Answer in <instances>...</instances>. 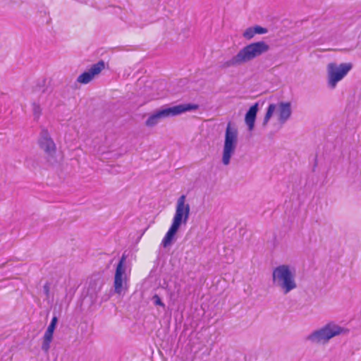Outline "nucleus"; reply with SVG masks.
<instances>
[{
	"mask_svg": "<svg viewBox=\"0 0 361 361\" xmlns=\"http://www.w3.org/2000/svg\"><path fill=\"white\" fill-rule=\"evenodd\" d=\"M50 286L51 283L48 281L43 286V293L45 295L47 300L50 297Z\"/></svg>",
	"mask_w": 361,
	"mask_h": 361,
	"instance_id": "22",
	"label": "nucleus"
},
{
	"mask_svg": "<svg viewBox=\"0 0 361 361\" xmlns=\"http://www.w3.org/2000/svg\"><path fill=\"white\" fill-rule=\"evenodd\" d=\"M348 332L349 329H345L334 323H329L322 328L313 331L307 336V339L315 343H325L336 336L342 334H346Z\"/></svg>",
	"mask_w": 361,
	"mask_h": 361,
	"instance_id": "4",
	"label": "nucleus"
},
{
	"mask_svg": "<svg viewBox=\"0 0 361 361\" xmlns=\"http://www.w3.org/2000/svg\"><path fill=\"white\" fill-rule=\"evenodd\" d=\"M269 119H270V118H267L266 116H264V120H263V122H262V126H266L267 125V123H268V122H269Z\"/></svg>",
	"mask_w": 361,
	"mask_h": 361,
	"instance_id": "23",
	"label": "nucleus"
},
{
	"mask_svg": "<svg viewBox=\"0 0 361 361\" xmlns=\"http://www.w3.org/2000/svg\"><path fill=\"white\" fill-rule=\"evenodd\" d=\"M104 285V281L101 279L91 280L87 288V295L90 298L92 303L97 302L98 294Z\"/></svg>",
	"mask_w": 361,
	"mask_h": 361,
	"instance_id": "12",
	"label": "nucleus"
},
{
	"mask_svg": "<svg viewBox=\"0 0 361 361\" xmlns=\"http://www.w3.org/2000/svg\"><path fill=\"white\" fill-rule=\"evenodd\" d=\"M126 257L123 255L121 259L117 264L115 275H114V291L115 293L120 294L123 288V281L126 279V276H123L125 275V262H126Z\"/></svg>",
	"mask_w": 361,
	"mask_h": 361,
	"instance_id": "9",
	"label": "nucleus"
},
{
	"mask_svg": "<svg viewBox=\"0 0 361 361\" xmlns=\"http://www.w3.org/2000/svg\"><path fill=\"white\" fill-rule=\"evenodd\" d=\"M186 197L182 195L177 201L175 215L172 225L180 228L182 224H185L190 216V205L185 204Z\"/></svg>",
	"mask_w": 361,
	"mask_h": 361,
	"instance_id": "8",
	"label": "nucleus"
},
{
	"mask_svg": "<svg viewBox=\"0 0 361 361\" xmlns=\"http://www.w3.org/2000/svg\"><path fill=\"white\" fill-rule=\"evenodd\" d=\"M58 317L56 315H54L52 317L51 321L44 333V335L43 336V342L41 347L42 350L44 353H48L49 350L50 343L53 340V335L56 329V325L58 324Z\"/></svg>",
	"mask_w": 361,
	"mask_h": 361,
	"instance_id": "11",
	"label": "nucleus"
},
{
	"mask_svg": "<svg viewBox=\"0 0 361 361\" xmlns=\"http://www.w3.org/2000/svg\"><path fill=\"white\" fill-rule=\"evenodd\" d=\"M269 119H270V118H267L266 116H264V120H263V122H262V126H266L267 125V123H268V122H269Z\"/></svg>",
	"mask_w": 361,
	"mask_h": 361,
	"instance_id": "24",
	"label": "nucleus"
},
{
	"mask_svg": "<svg viewBox=\"0 0 361 361\" xmlns=\"http://www.w3.org/2000/svg\"><path fill=\"white\" fill-rule=\"evenodd\" d=\"M255 35L252 27H247L243 33V37L247 40L252 39Z\"/></svg>",
	"mask_w": 361,
	"mask_h": 361,
	"instance_id": "18",
	"label": "nucleus"
},
{
	"mask_svg": "<svg viewBox=\"0 0 361 361\" xmlns=\"http://www.w3.org/2000/svg\"><path fill=\"white\" fill-rule=\"evenodd\" d=\"M258 111L259 104L256 102L249 108L245 114V122L249 131H252L255 128V124Z\"/></svg>",
	"mask_w": 361,
	"mask_h": 361,
	"instance_id": "13",
	"label": "nucleus"
},
{
	"mask_svg": "<svg viewBox=\"0 0 361 361\" xmlns=\"http://www.w3.org/2000/svg\"><path fill=\"white\" fill-rule=\"evenodd\" d=\"M105 68V63L100 60L97 63L93 64L90 69L81 73L77 78V82L81 84H87L95 75L99 74Z\"/></svg>",
	"mask_w": 361,
	"mask_h": 361,
	"instance_id": "10",
	"label": "nucleus"
},
{
	"mask_svg": "<svg viewBox=\"0 0 361 361\" xmlns=\"http://www.w3.org/2000/svg\"><path fill=\"white\" fill-rule=\"evenodd\" d=\"M291 114L290 102H281L279 103V121L280 123H285L290 118Z\"/></svg>",
	"mask_w": 361,
	"mask_h": 361,
	"instance_id": "14",
	"label": "nucleus"
},
{
	"mask_svg": "<svg viewBox=\"0 0 361 361\" xmlns=\"http://www.w3.org/2000/svg\"><path fill=\"white\" fill-rule=\"evenodd\" d=\"M253 29H254V32L255 35H263V34H266L268 30L267 28L265 27H263L260 25H255V26H252Z\"/></svg>",
	"mask_w": 361,
	"mask_h": 361,
	"instance_id": "20",
	"label": "nucleus"
},
{
	"mask_svg": "<svg viewBox=\"0 0 361 361\" xmlns=\"http://www.w3.org/2000/svg\"><path fill=\"white\" fill-rule=\"evenodd\" d=\"M276 104H270L267 109V112L265 114V116L267 118H271L272 116L275 109H276Z\"/></svg>",
	"mask_w": 361,
	"mask_h": 361,
	"instance_id": "21",
	"label": "nucleus"
},
{
	"mask_svg": "<svg viewBox=\"0 0 361 361\" xmlns=\"http://www.w3.org/2000/svg\"><path fill=\"white\" fill-rule=\"evenodd\" d=\"M32 113L35 120H38L42 114L40 105L36 102L32 103Z\"/></svg>",
	"mask_w": 361,
	"mask_h": 361,
	"instance_id": "17",
	"label": "nucleus"
},
{
	"mask_svg": "<svg viewBox=\"0 0 361 361\" xmlns=\"http://www.w3.org/2000/svg\"><path fill=\"white\" fill-rule=\"evenodd\" d=\"M295 274L288 265L282 264L274 269L272 272L273 283L279 287L283 294L286 295L296 288Z\"/></svg>",
	"mask_w": 361,
	"mask_h": 361,
	"instance_id": "2",
	"label": "nucleus"
},
{
	"mask_svg": "<svg viewBox=\"0 0 361 361\" xmlns=\"http://www.w3.org/2000/svg\"><path fill=\"white\" fill-rule=\"evenodd\" d=\"M152 301L155 306H160L163 309L166 308L165 304L162 302L161 298L157 295L154 294L152 298Z\"/></svg>",
	"mask_w": 361,
	"mask_h": 361,
	"instance_id": "19",
	"label": "nucleus"
},
{
	"mask_svg": "<svg viewBox=\"0 0 361 361\" xmlns=\"http://www.w3.org/2000/svg\"><path fill=\"white\" fill-rule=\"evenodd\" d=\"M38 145L40 149L44 152L47 161L49 164L51 166L56 164L57 163V159L55 157L56 152V145L51 137L49 131L45 128L41 130Z\"/></svg>",
	"mask_w": 361,
	"mask_h": 361,
	"instance_id": "6",
	"label": "nucleus"
},
{
	"mask_svg": "<svg viewBox=\"0 0 361 361\" xmlns=\"http://www.w3.org/2000/svg\"><path fill=\"white\" fill-rule=\"evenodd\" d=\"M199 109V105L196 104H181L171 107H164L156 110L145 121V125L148 127L156 126L161 119L174 116L187 111H195Z\"/></svg>",
	"mask_w": 361,
	"mask_h": 361,
	"instance_id": "3",
	"label": "nucleus"
},
{
	"mask_svg": "<svg viewBox=\"0 0 361 361\" xmlns=\"http://www.w3.org/2000/svg\"><path fill=\"white\" fill-rule=\"evenodd\" d=\"M353 68L351 63H343L337 65L330 63L327 66L328 84L331 88H335L337 83L341 80Z\"/></svg>",
	"mask_w": 361,
	"mask_h": 361,
	"instance_id": "7",
	"label": "nucleus"
},
{
	"mask_svg": "<svg viewBox=\"0 0 361 361\" xmlns=\"http://www.w3.org/2000/svg\"><path fill=\"white\" fill-rule=\"evenodd\" d=\"M46 83V78H43L41 81H39L35 87V91L41 92L42 93L50 94L53 89L52 87L47 86Z\"/></svg>",
	"mask_w": 361,
	"mask_h": 361,
	"instance_id": "16",
	"label": "nucleus"
},
{
	"mask_svg": "<svg viewBox=\"0 0 361 361\" xmlns=\"http://www.w3.org/2000/svg\"><path fill=\"white\" fill-rule=\"evenodd\" d=\"M178 230H179V228H178L172 224L171 225L169 231L166 233V235L161 242V245L164 247L166 248L172 244V243L175 238V235L177 233V232L178 231Z\"/></svg>",
	"mask_w": 361,
	"mask_h": 361,
	"instance_id": "15",
	"label": "nucleus"
},
{
	"mask_svg": "<svg viewBox=\"0 0 361 361\" xmlns=\"http://www.w3.org/2000/svg\"><path fill=\"white\" fill-rule=\"evenodd\" d=\"M269 49V45L264 41L252 42L242 48L238 54L231 59L221 62L219 63V68L226 69L230 67L241 66L262 56Z\"/></svg>",
	"mask_w": 361,
	"mask_h": 361,
	"instance_id": "1",
	"label": "nucleus"
},
{
	"mask_svg": "<svg viewBox=\"0 0 361 361\" xmlns=\"http://www.w3.org/2000/svg\"><path fill=\"white\" fill-rule=\"evenodd\" d=\"M238 129L231 126V122H228L225 130L222 154V163L225 166L230 164L231 159L235 153L238 145Z\"/></svg>",
	"mask_w": 361,
	"mask_h": 361,
	"instance_id": "5",
	"label": "nucleus"
}]
</instances>
